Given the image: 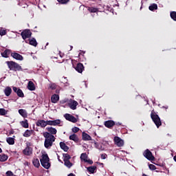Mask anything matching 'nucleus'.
I'll return each mask as SVG.
<instances>
[{"label":"nucleus","instance_id":"nucleus-38","mask_svg":"<svg viewBox=\"0 0 176 176\" xmlns=\"http://www.w3.org/2000/svg\"><path fill=\"white\" fill-rule=\"evenodd\" d=\"M0 115L5 116V115H8V111L5 109H0Z\"/></svg>","mask_w":176,"mask_h":176},{"label":"nucleus","instance_id":"nucleus-31","mask_svg":"<svg viewBox=\"0 0 176 176\" xmlns=\"http://www.w3.org/2000/svg\"><path fill=\"white\" fill-rule=\"evenodd\" d=\"M19 113L23 118H27V111H25V109H19Z\"/></svg>","mask_w":176,"mask_h":176},{"label":"nucleus","instance_id":"nucleus-34","mask_svg":"<svg viewBox=\"0 0 176 176\" xmlns=\"http://www.w3.org/2000/svg\"><path fill=\"white\" fill-rule=\"evenodd\" d=\"M6 141L9 145H14V138H7Z\"/></svg>","mask_w":176,"mask_h":176},{"label":"nucleus","instance_id":"nucleus-29","mask_svg":"<svg viewBox=\"0 0 176 176\" xmlns=\"http://www.w3.org/2000/svg\"><path fill=\"white\" fill-rule=\"evenodd\" d=\"M20 123L22 127H23L24 129H28V127H30V124H28V120H24V121H21Z\"/></svg>","mask_w":176,"mask_h":176},{"label":"nucleus","instance_id":"nucleus-6","mask_svg":"<svg viewBox=\"0 0 176 176\" xmlns=\"http://www.w3.org/2000/svg\"><path fill=\"white\" fill-rule=\"evenodd\" d=\"M32 35V32H31V30L26 29L24 30L21 33V36H22V38L23 41H26L25 39H28V38H31Z\"/></svg>","mask_w":176,"mask_h":176},{"label":"nucleus","instance_id":"nucleus-45","mask_svg":"<svg viewBox=\"0 0 176 176\" xmlns=\"http://www.w3.org/2000/svg\"><path fill=\"white\" fill-rule=\"evenodd\" d=\"M6 176H15L13 173L10 170H8L6 173Z\"/></svg>","mask_w":176,"mask_h":176},{"label":"nucleus","instance_id":"nucleus-59","mask_svg":"<svg viewBox=\"0 0 176 176\" xmlns=\"http://www.w3.org/2000/svg\"><path fill=\"white\" fill-rule=\"evenodd\" d=\"M60 57H63V56H61V55H60Z\"/></svg>","mask_w":176,"mask_h":176},{"label":"nucleus","instance_id":"nucleus-55","mask_svg":"<svg viewBox=\"0 0 176 176\" xmlns=\"http://www.w3.org/2000/svg\"><path fill=\"white\" fill-rule=\"evenodd\" d=\"M0 153H2V148H0Z\"/></svg>","mask_w":176,"mask_h":176},{"label":"nucleus","instance_id":"nucleus-24","mask_svg":"<svg viewBox=\"0 0 176 176\" xmlns=\"http://www.w3.org/2000/svg\"><path fill=\"white\" fill-rule=\"evenodd\" d=\"M60 147L65 152H68V150L69 149V147H68V146H67V144L65 142H60Z\"/></svg>","mask_w":176,"mask_h":176},{"label":"nucleus","instance_id":"nucleus-11","mask_svg":"<svg viewBox=\"0 0 176 176\" xmlns=\"http://www.w3.org/2000/svg\"><path fill=\"white\" fill-rule=\"evenodd\" d=\"M116 122H115V121H113L112 120H109L104 122V125L107 129H112V127H113V126H116Z\"/></svg>","mask_w":176,"mask_h":176},{"label":"nucleus","instance_id":"nucleus-41","mask_svg":"<svg viewBox=\"0 0 176 176\" xmlns=\"http://www.w3.org/2000/svg\"><path fill=\"white\" fill-rule=\"evenodd\" d=\"M148 168H150L152 171L155 170H157V168H156V166L152 164H150L148 165Z\"/></svg>","mask_w":176,"mask_h":176},{"label":"nucleus","instance_id":"nucleus-12","mask_svg":"<svg viewBox=\"0 0 176 176\" xmlns=\"http://www.w3.org/2000/svg\"><path fill=\"white\" fill-rule=\"evenodd\" d=\"M58 124H61L60 120H47V126H58Z\"/></svg>","mask_w":176,"mask_h":176},{"label":"nucleus","instance_id":"nucleus-30","mask_svg":"<svg viewBox=\"0 0 176 176\" xmlns=\"http://www.w3.org/2000/svg\"><path fill=\"white\" fill-rule=\"evenodd\" d=\"M9 159V156L6 154H1L0 155V162H6Z\"/></svg>","mask_w":176,"mask_h":176},{"label":"nucleus","instance_id":"nucleus-57","mask_svg":"<svg viewBox=\"0 0 176 176\" xmlns=\"http://www.w3.org/2000/svg\"><path fill=\"white\" fill-rule=\"evenodd\" d=\"M160 171L159 170H156V173H159Z\"/></svg>","mask_w":176,"mask_h":176},{"label":"nucleus","instance_id":"nucleus-25","mask_svg":"<svg viewBox=\"0 0 176 176\" xmlns=\"http://www.w3.org/2000/svg\"><path fill=\"white\" fill-rule=\"evenodd\" d=\"M32 164L34 167L36 168H39V166H41V163H39V159L38 158H34L32 160Z\"/></svg>","mask_w":176,"mask_h":176},{"label":"nucleus","instance_id":"nucleus-43","mask_svg":"<svg viewBox=\"0 0 176 176\" xmlns=\"http://www.w3.org/2000/svg\"><path fill=\"white\" fill-rule=\"evenodd\" d=\"M50 89H51V90H56V89H57V85H56L54 83L51 84L50 85Z\"/></svg>","mask_w":176,"mask_h":176},{"label":"nucleus","instance_id":"nucleus-35","mask_svg":"<svg viewBox=\"0 0 176 176\" xmlns=\"http://www.w3.org/2000/svg\"><path fill=\"white\" fill-rule=\"evenodd\" d=\"M63 162L69 161L71 159V155L68 153H63Z\"/></svg>","mask_w":176,"mask_h":176},{"label":"nucleus","instance_id":"nucleus-46","mask_svg":"<svg viewBox=\"0 0 176 176\" xmlns=\"http://www.w3.org/2000/svg\"><path fill=\"white\" fill-rule=\"evenodd\" d=\"M85 163H88L89 164H93V160L87 159V160H85Z\"/></svg>","mask_w":176,"mask_h":176},{"label":"nucleus","instance_id":"nucleus-7","mask_svg":"<svg viewBox=\"0 0 176 176\" xmlns=\"http://www.w3.org/2000/svg\"><path fill=\"white\" fill-rule=\"evenodd\" d=\"M143 155L147 160H155V157L152 154V152L149 151V149H146Z\"/></svg>","mask_w":176,"mask_h":176},{"label":"nucleus","instance_id":"nucleus-26","mask_svg":"<svg viewBox=\"0 0 176 176\" xmlns=\"http://www.w3.org/2000/svg\"><path fill=\"white\" fill-rule=\"evenodd\" d=\"M28 89V90H30V91H34V90H35V84H34L32 81H29Z\"/></svg>","mask_w":176,"mask_h":176},{"label":"nucleus","instance_id":"nucleus-17","mask_svg":"<svg viewBox=\"0 0 176 176\" xmlns=\"http://www.w3.org/2000/svg\"><path fill=\"white\" fill-rule=\"evenodd\" d=\"M46 130L48 131L50 134H51V135H54L57 134V129H56V128H53L52 126L47 127Z\"/></svg>","mask_w":176,"mask_h":176},{"label":"nucleus","instance_id":"nucleus-36","mask_svg":"<svg viewBox=\"0 0 176 176\" xmlns=\"http://www.w3.org/2000/svg\"><path fill=\"white\" fill-rule=\"evenodd\" d=\"M64 164L66 167H67V168H71V167L72 166H74V164H72V162H71V161H64Z\"/></svg>","mask_w":176,"mask_h":176},{"label":"nucleus","instance_id":"nucleus-58","mask_svg":"<svg viewBox=\"0 0 176 176\" xmlns=\"http://www.w3.org/2000/svg\"><path fill=\"white\" fill-rule=\"evenodd\" d=\"M164 108H166V109H167L168 107H164Z\"/></svg>","mask_w":176,"mask_h":176},{"label":"nucleus","instance_id":"nucleus-28","mask_svg":"<svg viewBox=\"0 0 176 176\" xmlns=\"http://www.w3.org/2000/svg\"><path fill=\"white\" fill-rule=\"evenodd\" d=\"M87 10L89 13H97L98 12V8L94 7H87Z\"/></svg>","mask_w":176,"mask_h":176},{"label":"nucleus","instance_id":"nucleus-52","mask_svg":"<svg viewBox=\"0 0 176 176\" xmlns=\"http://www.w3.org/2000/svg\"><path fill=\"white\" fill-rule=\"evenodd\" d=\"M67 176H75L74 173H69Z\"/></svg>","mask_w":176,"mask_h":176},{"label":"nucleus","instance_id":"nucleus-20","mask_svg":"<svg viewBox=\"0 0 176 176\" xmlns=\"http://www.w3.org/2000/svg\"><path fill=\"white\" fill-rule=\"evenodd\" d=\"M82 140L83 141H91V136H90L89 134L86 133V132H82Z\"/></svg>","mask_w":176,"mask_h":176},{"label":"nucleus","instance_id":"nucleus-3","mask_svg":"<svg viewBox=\"0 0 176 176\" xmlns=\"http://www.w3.org/2000/svg\"><path fill=\"white\" fill-rule=\"evenodd\" d=\"M151 118L153 120V123L155 126L159 129L160 126H162V120H160V117L159 115L155 112V110H152L151 113Z\"/></svg>","mask_w":176,"mask_h":176},{"label":"nucleus","instance_id":"nucleus-14","mask_svg":"<svg viewBox=\"0 0 176 176\" xmlns=\"http://www.w3.org/2000/svg\"><path fill=\"white\" fill-rule=\"evenodd\" d=\"M11 57H12L15 60H19V61H23V60H24V57H23L21 54L17 52L11 53Z\"/></svg>","mask_w":176,"mask_h":176},{"label":"nucleus","instance_id":"nucleus-40","mask_svg":"<svg viewBox=\"0 0 176 176\" xmlns=\"http://www.w3.org/2000/svg\"><path fill=\"white\" fill-rule=\"evenodd\" d=\"M57 2L60 3V5H67V3L69 2V0H57Z\"/></svg>","mask_w":176,"mask_h":176},{"label":"nucleus","instance_id":"nucleus-9","mask_svg":"<svg viewBox=\"0 0 176 176\" xmlns=\"http://www.w3.org/2000/svg\"><path fill=\"white\" fill-rule=\"evenodd\" d=\"M114 144L117 145V146L122 147L124 145V141L122 140V138L115 136L114 137Z\"/></svg>","mask_w":176,"mask_h":176},{"label":"nucleus","instance_id":"nucleus-54","mask_svg":"<svg viewBox=\"0 0 176 176\" xmlns=\"http://www.w3.org/2000/svg\"><path fill=\"white\" fill-rule=\"evenodd\" d=\"M58 160L59 162H61V160H60V155H58Z\"/></svg>","mask_w":176,"mask_h":176},{"label":"nucleus","instance_id":"nucleus-21","mask_svg":"<svg viewBox=\"0 0 176 176\" xmlns=\"http://www.w3.org/2000/svg\"><path fill=\"white\" fill-rule=\"evenodd\" d=\"M4 94L6 97H9L12 94V88L10 87H6L4 89Z\"/></svg>","mask_w":176,"mask_h":176},{"label":"nucleus","instance_id":"nucleus-15","mask_svg":"<svg viewBox=\"0 0 176 176\" xmlns=\"http://www.w3.org/2000/svg\"><path fill=\"white\" fill-rule=\"evenodd\" d=\"M25 43H29V45H31L32 46H34V47L38 46V43L36 42V39H35V38H29L28 40H25Z\"/></svg>","mask_w":176,"mask_h":176},{"label":"nucleus","instance_id":"nucleus-18","mask_svg":"<svg viewBox=\"0 0 176 176\" xmlns=\"http://www.w3.org/2000/svg\"><path fill=\"white\" fill-rule=\"evenodd\" d=\"M10 54H12V50L8 49L5 50L4 52L1 53V56L4 57V58H8Z\"/></svg>","mask_w":176,"mask_h":176},{"label":"nucleus","instance_id":"nucleus-47","mask_svg":"<svg viewBox=\"0 0 176 176\" xmlns=\"http://www.w3.org/2000/svg\"><path fill=\"white\" fill-rule=\"evenodd\" d=\"M12 90L14 93L17 94V91H19V88L16 87H12Z\"/></svg>","mask_w":176,"mask_h":176},{"label":"nucleus","instance_id":"nucleus-22","mask_svg":"<svg viewBox=\"0 0 176 176\" xmlns=\"http://www.w3.org/2000/svg\"><path fill=\"white\" fill-rule=\"evenodd\" d=\"M69 140H71L72 141H74V142H79V138L78 137V135L75 133H73L72 135H71L69 137Z\"/></svg>","mask_w":176,"mask_h":176},{"label":"nucleus","instance_id":"nucleus-32","mask_svg":"<svg viewBox=\"0 0 176 176\" xmlns=\"http://www.w3.org/2000/svg\"><path fill=\"white\" fill-rule=\"evenodd\" d=\"M87 154L86 153H82L80 157V160H82V162H86V160H87Z\"/></svg>","mask_w":176,"mask_h":176},{"label":"nucleus","instance_id":"nucleus-13","mask_svg":"<svg viewBox=\"0 0 176 176\" xmlns=\"http://www.w3.org/2000/svg\"><path fill=\"white\" fill-rule=\"evenodd\" d=\"M74 68L78 72L79 74H82L83 71L85 70V66H83V64L81 63H77L76 67H74Z\"/></svg>","mask_w":176,"mask_h":176},{"label":"nucleus","instance_id":"nucleus-4","mask_svg":"<svg viewBox=\"0 0 176 176\" xmlns=\"http://www.w3.org/2000/svg\"><path fill=\"white\" fill-rule=\"evenodd\" d=\"M50 159L49 158V155L47 154H43L42 155V159L40 160L41 166L48 170L50 168V162H49Z\"/></svg>","mask_w":176,"mask_h":176},{"label":"nucleus","instance_id":"nucleus-51","mask_svg":"<svg viewBox=\"0 0 176 176\" xmlns=\"http://www.w3.org/2000/svg\"><path fill=\"white\" fill-rule=\"evenodd\" d=\"M98 164H99L100 166H104L103 163H100V162H97Z\"/></svg>","mask_w":176,"mask_h":176},{"label":"nucleus","instance_id":"nucleus-1","mask_svg":"<svg viewBox=\"0 0 176 176\" xmlns=\"http://www.w3.org/2000/svg\"><path fill=\"white\" fill-rule=\"evenodd\" d=\"M8 69L10 71H13L14 72H23L25 69H23V67L20 65V64L13 61H6Z\"/></svg>","mask_w":176,"mask_h":176},{"label":"nucleus","instance_id":"nucleus-23","mask_svg":"<svg viewBox=\"0 0 176 176\" xmlns=\"http://www.w3.org/2000/svg\"><path fill=\"white\" fill-rule=\"evenodd\" d=\"M87 171H89L90 174H94L96 171H97V166H89L87 168Z\"/></svg>","mask_w":176,"mask_h":176},{"label":"nucleus","instance_id":"nucleus-5","mask_svg":"<svg viewBox=\"0 0 176 176\" xmlns=\"http://www.w3.org/2000/svg\"><path fill=\"white\" fill-rule=\"evenodd\" d=\"M30 146H31V142H27L26 147L23 150V153L25 155V156H31V155H32V148Z\"/></svg>","mask_w":176,"mask_h":176},{"label":"nucleus","instance_id":"nucleus-10","mask_svg":"<svg viewBox=\"0 0 176 176\" xmlns=\"http://www.w3.org/2000/svg\"><path fill=\"white\" fill-rule=\"evenodd\" d=\"M36 125L37 127H41L42 129H45L46 126H47V121H45V120H38L36 122Z\"/></svg>","mask_w":176,"mask_h":176},{"label":"nucleus","instance_id":"nucleus-49","mask_svg":"<svg viewBox=\"0 0 176 176\" xmlns=\"http://www.w3.org/2000/svg\"><path fill=\"white\" fill-rule=\"evenodd\" d=\"M101 159H103V160L107 159V154H102L101 155Z\"/></svg>","mask_w":176,"mask_h":176},{"label":"nucleus","instance_id":"nucleus-42","mask_svg":"<svg viewBox=\"0 0 176 176\" xmlns=\"http://www.w3.org/2000/svg\"><path fill=\"white\" fill-rule=\"evenodd\" d=\"M6 34H7L6 30H3V29L0 30L1 36H3V35H6Z\"/></svg>","mask_w":176,"mask_h":176},{"label":"nucleus","instance_id":"nucleus-27","mask_svg":"<svg viewBox=\"0 0 176 176\" xmlns=\"http://www.w3.org/2000/svg\"><path fill=\"white\" fill-rule=\"evenodd\" d=\"M32 134H34V130H26L25 131V133H23V137H31V135H32Z\"/></svg>","mask_w":176,"mask_h":176},{"label":"nucleus","instance_id":"nucleus-37","mask_svg":"<svg viewBox=\"0 0 176 176\" xmlns=\"http://www.w3.org/2000/svg\"><path fill=\"white\" fill-rule=\"evenodd\" d=\"M16 94L18 97H21V98H24V93H23V90L19 88L18 89Z\"/></svg>","mask_w":176,"mask_h":176},{"label":"nucleus","instance_id":"nucleus-33","mask_svg":"<svg viewBox=\"0 0 176 176\" xmlns=\"http://www.w3.org/2000/svg\"><path fill=\"white\" fill-rule=\"evenodd\" d=\"M149 10H151V12H153V10H157V4L153 3L151 6L148 7Z\"/></svg>","mask_w":176,"mask_h":176},{"label":"nucleus","instance_id":"nucleus-19","mask_svg":"<svg viewBox=\"0 0 176 176\" xmlns=\"http://www.w3.org/2000/svg\"><path fill=\"white\" fill-rule=\"evenodd\" d=\"M58 100H60V96L57 94H54L51 97V102H52L53 104L57 103Z\"/></svg>","mask_w":176,"mask_h":176},{"label":"nucleus","instance_id":"nucleus-44","mask_svg":"<svg viewBox=\"0 0 176 176\" xmlns=\"http://www.w3.org/2000/svg\"><path fill=\"white\" fill-rule=\"evenodd\" d=\"M79 128L74 126V128H72V131L73 133H78V131H79Z\"/></svg>","mask_w":176,"mask_h":176},{"label":"nucleus","instance_id":"nucleus-56","mask_svg":"<svg viewBox=\"0 0 176 176\" xmlns=\"http://www.w3.org/2000/svg\"><path fill=\"white\" fill-rule=\"evenodd\" d=\"M82 54V53H80L79 54H78V56H80Z\"/></svg>","mask_w":176,"mask_h":176},{"label":"nucleus","instance_id":"nucleus-39","mask_svg":"<svg viewBox=\"0 0 176 176\" xmlns=\"http://www.w3.org/2000/svg\"><path fill=\"white\" fill-rule=\"evenodd\" d=\"M170 18L173 19L174 21H176V12H170Z\"/></svg>","mask_w":176,"mask_h":176},{"label":"nucleus","instance_id":"nucleus-16","mask_svg":"<svg viewBox=\"0 0 176 176\" xmlns=\"http://www.w3.org/2000/svg\"><path fill=\"white\" fill-rule=\"evenodd\" d=\"M78 105H79V103H78V102H76V100H72L69 103V108L71 109H73V111H75V109H76V107H78Z\"/></svg>","mask_w":176,"mask_h":176},{"label":"nucleus","instance_id":"nucleus-48","mask_svg":"<svg viewBox=\"0 0 176 176\" xmlns=\"http://www.w3.org/2000/svg\"><path fill=\"white\" fill-rule=\"evenodd\" d=\"M157 166H160V167H162L164 170V168H166V164H157Z\"/></svg>","mask_w":176,"mask_h":176},{"label":"nucleus","instance_id":"nucleus-53","mask_svg":"<svg viewBox=\"0 0 176 176\" xmlns=\"http://www.w3.org/2000/svg\"><path fill=\"white\" fill-rule=\"evenodd\" d=\"M56 94H58V93H60V90L56 89Z\"/></svg>","mask_w":176,"mask_h":176},{"label":"nucleus","instance_id":"nucleus-8","mask_svg":"<svg viewBox=\"0 0 176 176\" xmlns=\"http://www.w3.org/2000/svg\"><path fill=\"white\" fill-rule=\"evenodd\" d=\"M64 118L66 119V120L72 122V123H76V122H78V119L69 113L65 114Z\"/></svg>","mask_w":176,"mask_h":176},{"label":"nucleus","instance_id":"nucleus-50","mask_svg":"<svg viewBox=\"0 0 176 176\" xmlns=\"http://www.w3.org/2000/svg\"><path fill=\"white\" fill-rule=\"evenodd\" d=\"M116 126H122V123L117 122V123H116Z\"/></svg>","mask_w":176,"mask_h":176},{"label":"nucleus","instance_id":"nucleus-2","mask_svg":"<svg viewBox=\"0 0 176 176\" xmlns=\"http://www.w3.org/2000/svg\"><path fill=\"white\" fill-rule=\"evenodd\" d=\"M43 137L45 138L44 146L47 148H50L53 145V142L56 141L54 135L50 134L49 132L43 133Z\"/></svg>","mask_w":176,"mask_h":176}]
</instances>
